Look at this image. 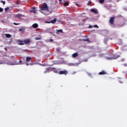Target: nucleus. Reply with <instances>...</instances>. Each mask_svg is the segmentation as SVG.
<instances>
[{
	"label": "nucleus",
	"instance_id": "4",
	"mask_svg": "<svg viewBox=\"0 0 127 127\" xmlns=\"http://www.w3.org/2000/svg\"><path fill=\"white\" fill-rule=\"evenodd\" d=\"M67 70H61L59 72L60 75H67Z\"/></svg>",
	"mask_w": 127,
	"mask_h": 127
},
{
	"label": "nucleus",
	"instance_id": "26",
	"mask_svg": "<svg viewBox=\"0 0 127 127\" xmlns=\"http://www.w3.org/2000/svg\"><path fill=\"white\" fill-rule=\"evenodd\" d=\"M4 9H5V11H7L8 10V9H9V7H6Z\"/></svg>",
	"mask_w": 127,
	"mask_h": 127
},
{
	"label": "nucleus",
	"instance_id": "14",
	"mask_svg": "<svg viewBox=\"0 0 127 127\" xmlns=\"http://www.w3.org/2000/svg\"><path fill=\"white\" fill-rule=\"evenodd\" d=\"M31 57H27V58H26V61L27 62H29V61H30V60H31Z\"/></svg>",
	"mask_w": 127,
	"mask_h": 127
},
{
	"label": "nucleus",
	"instance_id": "24",
	"mask_svg": "<svg viewBox=\"0 0 127 127\" xmlns=\"http://www.w3.org/2000/svg\"><path fill=\"white\" fill-rule=\"evenodd\" d=\"M91 4H92V1L89 0L87 3V5H91Z\"/></svg>",
	"mask_w": 127,
	"mask_h": 127
},
{
	"label": "nucleus",
	"instance_id": "28",
	"mask_svg": "<svg viewBox=\"0 0 127 127\" xmlns=\"http://www.w3.org/2000/svg\"><path fill=\"white\" fill-rule=\"evenodd\" d=\"M3 11V9L2 8L0 7V12H2Z\"/></svg>",
	"mask_w": 127,
	"mask_h": 127
},
{
	"label": "nucleus",
	"instance_id": "15",
	"mask_svg": "<svg viewBox=\"0 0 127 127\" xmlns=\"http://www.w3.org/2000/svg\"><path fill=\"white\" fill-rule=\"evenodd\" d=\"M52 70H54V72H55V73H58V70H57V69L55 67H53L52 68Z\"/></svg>",
	"mask_w": 127,
	"mask_h": 127
},
{
	"label": "nucleus",
	"instance_id": "37",
	"mask_svg": "<svg viewBox=\"0 0 127 127\" xmlns=\"http://www.w3.org/2000/svg\"><path fill=\"white\" fill-rule=\"evenodd\" d=\"M26 65L27 66H28V65H29V63H26Z\"/></svg>",
	"mask_w": 127,
	"mask_h": 127
},
{
	"label": "nucleus",
	"instance_id": "6",
	"mask_svg": "<svg viewBox=\"0 0 127 127\" xmlns=\"http://www.w3.org/2000/svg\"><path fill=\"white\" fill-rule=\"evenodd\" d=\"M24 15H22L21 14H17L16 15V17H18L19 19H21V17H24Z\"/></svg>",
	"mask_w": 127,
	"mask_h": 127
},
{
	"label": "nucleus",
	"instance_id": "29",
	"mask_svg": "<svg viewBox=\"0 0 127 127\" xmlns=\"http://www.w3.org/2000/svg\"><path fill=\"white\" fill-rule=\"evenodd\" d=\"M13 24L14 25H19V24H20V23H13Z\"/></svg>",
	"mask_w": 127,
	"mask_h": 127
},
{
	"label": "nucleus",
	"instance_id": "43",
	"mask_svg": "<svg viewBox=\"0 0 127 127\" xmlns=\"http://www.w3.org/2000/svg\"><path fill=\"white\" fill-rule=\"evenodd\" d=\"M0 64H1V63H0Z\"/></svg>",
	"mask_w": 127,
	"mask_h": 127
},
{
	"label": "nucleus",
	"instance_id": "39",
	"mask_svg": "<svg viewBox=\"0 0 127 127\" xmlns=\"http://www.w3.org/2000/svg\"><path fill=\"white\" fill-rule=\"evenodd\" d=\"M12 65H17V64H12Z\"/></svg>",
	"mask_w": 127,
	"mask_h": 127
},
{
	"label": "nucleus",
	"instance_id": "11",
	"mask_svg": "<svg viewBox=\"0 0 127 127\" xmlns=\"http://www.w3.org/2000/svg\"><path fill=\"white\" fill-rule=\"evenodd\" d=\"M32 27L33 28H37L38 27V24L37 23H34L32 25Z\"/></svg>",
	"mask_w": 127,
	"mask_h": 127
},
{
	"label": "nucleus",
	"instance_id": "18",
	"mask_svg": "<svg viewBox=\"0 0 127 127\" xmlns=\"http://www.w3.org/2000/svg\"><path fill=\"white\" fill-rule=\"evenodd\" d=\"M59 32H61L62 33H63V30H62V29L57 30V32H56L57 34L59 33Z\"/></svg>",
	"mask_w": 127,
	"mask_h": 127
},
{
	"label": "nucleus",
	"instance_id": "25",
	"mask_svg": "<svg viewBox=\"0 0 127 127\" xmlns=\"http://www.w3.org/2000/svg\"><path fill=\"white\" fill-rule=\"evenodd\" d=\"M35 40H41V38L35 37Z\"/></svg>",
	"mask_w": 127,
	"mask_h": 127
},
{
	"label": "nucleus",
	"instance_id": "41",
	"mask_svg": "<svg viewBox=\"0 0 127 127\" xmlns=\"http://www.w3.org/2000/svg\"><path fill=\"white\" fill-rule=\"evenodd\" d=\"M22 61H19V63H21Z\"/></svg>",
	"mask_w": 127,
	"mask_h": 127
},
{
	"label": "nucleus",
	"instance_id": "17",
	"mask_svg": "<svg viewBox=\"0 0 127 127\" xmlns=\"http://www.w3.org/2000/svg\"><path fill=\"white\" fill-rule=\"evenodd\" d=\"M5 36H6V38H10V37H11V35H10L9 34H6Z\"/></svg>",
	"mask_w": 127,
	"mask_h": 127
},
{
	"label": "nucleus",
	"instance_id": "7",
	"mask_svg": "<svg viewBox=\"0 0 127 127\" xmlns=\"http://www.w3.org/2000/svg\"><path fill=\"white\" fill-rule=\"evenodd\" d=\"M25 44H29L30 43V40L29 39H26L24 40Z\"/></svg>",
	"mask_w": 127,
	"mask_h": 127
},
{
	"label": "nucleus",
	"instance_id": "33",
	"mask_svg": "<svg viewBox=\"0 0 127 127\" xmlns=\"http://www.w3.org/2000/svg\"><path fill=\"white\" fill-rule=\"evenodd\" d=\"M50 41L51 42H53V39H50Z\"/></svg>",
	"mask_w": 127,
	"mask_h": 127
},
{
	"label": "nucleus",
	"instance_id": "16",
	"mask_svg": "<svg viewBox=\"0 0 127 127\" xmlns=\"http://www.w3.org/2000/svg\"><path fill=\"white\" fill-rule=\"evenodd\" d=\"M36 8L35 7L33 8L32 10H31V12H34V13H35V12L37 11V10H36Z\"/></svg>",
	"mask_w": 127,
	"mask_h": 127
},
{
	"label": "nucleus",
	"instance_id": "35",
	"mask_svg": "<svg viewBox=\"0 0 127 127\" xmlns=\"http://www.w3.org/2000/svg\"><path fill=\"white\" fill-rule=\"evenodd\" d=\"M88 27H89V28H93V26H89Z\"/></svg>",
	"mask_w": 127,
	"mask_h": 127
},
{
	"label": "nucleus",
	"instance_id": "9",
	"mask_svg": "<svg viewBox=\"0 0 127 127\" xmlns=\"http://www.w3.org/2000/svg\"><path fill=\"white\" fill-rule=\"evenodd\" d=\"M108 41H109V37L105 38L104 40V43L105 44H107Z\"/></svg>",
	"mask_w": 127,
	"mask_h": 127
},
{
	"label": "nucleus",
	"instance_id": "40",
	"mask_svg": "<svg viewBox=\"0 0 127 127\" xmlns=\"http://www.w3.org/2000/svg\"><path fill=\"white\" fill-rule=\"evenodd\" d=\"M76 73V72H73L72 74L74 75V74Z\"/></svg>",
	"mask_w": 127,
	"mask_h": 127
},
{
	"label": "nucleus",
	"instance_id": "22",
	"mask_svg": "<svg viewBox=\"0 0 127 127\" xmlns=\"http://www.w3.org/2000/svg\"><path fill=\"white\" fill-rule=\"evenodd\" d=\"M25 31V28H20L19 29V31Z\"/></svg>",
	"mask_w": 127,
	"mask_h": 127
},
{
	"label": "nucleus",
	"instance_id": "2",
	"mask_svg": "<svg viewBox=\"0 0 127 127\" xmlns=\"http://www.w3.org/2000/svg\"><path fill=\"white\" fill-rule=\"evenodd\" d=\"M116 18V17H111L109 19V22L110 24H112V25H115V19Z\"/></svg>",
	"mask_w": 127,
	"mask_h": 127
},
{
	"label": "nucleus",
	"instance_id": "30",
	"mask_svg": "<svg viewBox=\"0 0 127 127\" xmlns=\"http://www.w3.org/2000/svg\"><path fill=\"white\" fill-rule=\"evenodd\" d=\"M1 2L2 3H3V4H5V1H1Z\"/></svg>",
	"mask_w": 127,
	"mask_h": 127
},
{
	"label": "nucleus",
	"instance_id": "13",
	"mask_svg": "<svg viewBox=\"0 0 127 127\" xmlns=\"http://www.w3.org/2000/svg\"><path fill=\"white\" fill-rule=\"evenodd\" d=\"M78 55V53H75L72 55V57L75 58V57H77Z\"/></svg>",
	"mask_w": 127,
	"mask_h": 127
},
{
	"label": "nucleus",
	"instance_id": "10",
	"mask_svg": "<svg viewBox=\"0 0 127 127\" xmlns=\"http://www.w3.org/2000/svg\"><path fill=\"white\" fill-rule=\"evenodd\" d=\"M106 74H107V72L104 70L99 73V75H106Z\"/></svg>",
	"mask_w": 127,
	"mask_h": 127
},
{
	"label": "nucleus",
	"instance_id": "12",
	"mask_svg": "<svg viewBox=\"0 0 127 127\" xmlns=\"http://www.w3.org/2000/svg\"><path fill=\"white\" fill-rule=\"evenodd\" d=\"M91 12H93V13H98V11L94 8L91 9Z\"/></svg>",
	"mask_w": 127,
	"mask_h": 127
},
{
	"label": "nucleus",
	"instance_id": "36",
	"mask_svg": "<svg viewBox=\"0 0 127 127\" xmlns=\"http://www.w3.org/2000/svg\"><path fill=\"white\" fill-rule=\"evenodd\" d=\"M48 72V71L47 70H45V71H44V73H47Z\"/></svg>",
	"mask_w": 127,
	"mask_h": 127
},
{
	"label": "nucleus",
	"instance_id": "21",
	"mask_svg": "<svg viewBox=\"0 0 127 127\" xmlns=\"http://www.w3.org/2000/svg\"><path fill=\"white\" fill-rule=\"evenodd\" d=\"M82 41H88V42H91L90 41V40H89V38H87V39H83L82 40Z\"/></svg>",
	"mask_w": 127,
	"mask_h": 127
},
{
	"label": "nucleus",
	"instance_id": "1",
	"mask_svg": "<svg viewBox=\"0 0 127 127\" xmlns=\"http://www.w3.org/2000/svg\"><path fill=\"white\" fill-rule=\"evenodd\" d=\"M48 9H49V8L48 7L47 4L46 3H44L42 6L41 7V10H48Z\"/></svg>",
	"mask_w": 127,
	"mask_h": 127
},
{
	"label": "nucleus",
	"instance_id": "31",
	"mask_svg": "<svg viewBox=\"0 0 127 127\" xmlns=\"http://www.w3.org/2000/svg\"><path fill=\"white\" fill-rule=\"evenodd\" d=\"M93 26L94 27H97V28H99V26H98L97 25H94Z\"/></svg>",
	"mask_w": 127,
	"mask_h": 127
},
{
	"label": "nucleus",
	"instance_id": "3",
	"mask_svg": "<svg viewBox=\"0 0 127 127\" xmlns=\"http://www.w3.org/2000/svg\"><path fill=\"white\" fill-rule=\"evenodd\" d=\"M119 57H120V56H118L117 55H113V58L106 57V59H107V60H109L110 59L111 60H112V59H118V58H119Z\"/></svg>",
	"mask_w": 127,
	"mask_h": 127
},
{
	"label": "nucleus",
	"instance_id": "32",
	"mask_svg": "<svg viewBox=\"0 0 127 127\" xmlns=\"http://www.w3.org/2000/svg\"><path fill=\"white\" fill-rule=\"evenodd\" d=\"M69 66H74V64H69Z\"/></svg>",
	"mask_w": 127,
	"mask_h": 127
},
{
	"label": "nucleus",
	"instance_id": "8",
	"mask_svg": "<svg viewBox=\"0 0 127 127\" xmlns=\"http://www.w3.org/2000/svg\"><path fill=\"white\" fill-rule=\"evenodd\" d=\"M18 44L19 45H24V41H18Z\"/></svg>",
	"mask_w": 127,
	"mask_h": 127
},
{
	"label": "nucleus",
	"instance_id": "38",
	"mask_svg": "<svg viewBox=\"0 0 127 127\" xmlns=\"http://www.w3.org/2000/svg\"><path fill=\"white\" fill-rule=\"evenodd\" d=\"M76 5L78 6V7H79L80 6L79 5V4L76 3Z\"/></svg>",
	"mask_w": 127,
	"mask_h": 127
},
{
	"label": "nucleus",
	"instance_id": "42",
	"mask_svg": "<svg viewBox=\"0 0 127 127\" xmlns=\"http://www.w3.org/2000/svg\"><path fill=\"white\" fill-rule=\"evenodd\" d=\"M59 1H60V2H61V1H62V0H59Z\"/></svg>",
	"mask_w": 127,
	"mask_h": 127
},
{
	"label": "nucleus",
	"instance_id": "34",
	"mask_svg": "<svg viewBox=\"0 0 127 127\" xmlns=\"http://www.w3.org/2000/svg\"><path fill=\"white\" fill-rule=\"evenodd\" d=\"M4 50H5V51H7V48H4Z\"/></svg>",
	"mask_w": 127,
	"mask_h": 127
},
{
	"label": "nucleus",
	"instance_id": "27",
	"mask_svg": "<svg viewBox=\"0 0 127 127\" xmlns=\"http://www.w3.org/2000/svg\"><path fill=\"white\" fill-rule=\"evenodd\" d=\"M60 50H61L60 49V48H57V51L58 52H60Z\"/></svg>",
	"mask_w": 127,
	"mask_h": 127
},
{
	"label": "nucleus",
	"instance_id": "20",
	"mask_svg": "<svg viewBox=\"0 0 127 127\" xmlns=\"http://www.w3.org/2000/svg\"><path fill=\"white\" fill-rule=\"evenodd\" d=\"M118 27H123L124 24H119L117 25Z\"/></svg>",
	"mask_w": 127,
	"mask_h": 127
},
{
	"label": "nucleus",
	"instance_id": "19",
	"mask_svg": "<svg viewBox=\"0 0 127 127\" xmlns=\"http://www.w3.org/2000/svg\"><path fill=\"white\" fill-rule=\"evenodd\" d=\"M64 6H68V5H69V2H64Z\"/></svg>",
	"mask_w": 127,
	"mask_h": 127
},
{
	"label": "nucleus",
	"instance_id": "5",
	"mask_svg": "<svg viewBox=\"0 0 127 127\" xmlns=\"http://www.w3.org/2000/svg\"><path fill=\"white\" fill-rule=\"evenodd\" d=\"M56 21H57V19H56V18H55L54 19L52 20L51 21H46V23H53L54 24L56 22Z\"/></svg>",
	"mask_w": 127,
	"mask_h": 127
},
{
	"label": "nucleus",
	"instance_id": "23",
	"mask_svg": "<svg viewBox=\"0 0 127 127\" xmlns=\"http://www.w3.org/2000/svg\"><path fill=\"white\" fill-rule=\"evenodd\" d=\"M99 3H104L105 2V0H99Z\"/></svg>",
	"mask_w": 127,
	"mask_h": 127
}]
</instances>
